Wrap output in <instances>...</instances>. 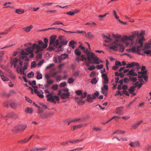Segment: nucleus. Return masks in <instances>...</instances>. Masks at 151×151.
Returning <instances> with one entry per match:
<instances>
[{"instance_id":"33","label":"nucleus","mask_w":151,"mask_h":151,"mask_svg":"<svg viewBox=\"0 0 151 151\" xmlns=\"http://www.w3.org/2000/svg\"><path fill=\"white\" fill-rule=\"evenodd\" d=\"M52 114V113H47L45 114L44 115V116H43L42 115H41L40 116L41 118H44V116L46 118H47L50 115H51Z\"/></svg>"},{"instance_id":"14","label":"nucleus","mask_w":151,"mask_h":151,"mask_svg":"<svg viewBox=\"0 0 151 151\" xmlns=\"http://www.w3.org/2000/svg\"><path fill=\"white\" fill-rule=\"evenodd\" d=\"M56 38L57 36L55 35H52L51 36L49 43L50 45H54Z\"/></svg>"},{"instance_id":"18","label":"nucleus","mask_w":151,"mask_h":151,"mask_svg":"<svg viewBox=\"0 0 151 151\" xmlns=\"http://www.w3.org/2000/svg\"><path fill=\"white\" fill-rule=\"evenodd\" d=\"M102 77L104 80L103 83L104 84H106L108 83V79L107 77V75L105 73H103L101 75Z\"/></svg>"},{"instance_id":"29","label":"nucleus","mask_w":151,"mask_h":151,"mask_svg":"<svg viewBox=\"0 0 151 151\" xmlns=\"http://www.w3.org/2000/svg\"><path fill=\"white\" fill-rule=\"evenodd\" d=\"M24 60L26 61H28L29 60L27 57L25 56H22L19 58V60Z\"/></svg>"},{"instance_id":"50","label":"nucleus","mask_w":151,"mask_h":151,"mask_svg":"<svg viewBox=\"0 0 151 151\" xmlns=\"http://www.w3.org/2000/svg\"><path fill=\"white\" fill-rule=\"evenodd\" d=\"M18 60L17 58H15L12 61V64L16 63L17 64Z\"/></svg>"},{"instance_id":"60","label":"nucleus","mask_w":151,"mask_h":151,"mask_svg":"<svg viewBox=\"0 0 151 151\" xmlns=\"http://www.w3.org/2000/svg\"><path fill=\"white\" fill-rule=\"evenodd\" d=\"M76 94L80 96L82 94V92L81 90H78L76 91Z\"/></svg>"},{"instance_id":"22","label":"nucleus","mask_w":151,"mask_h":151,"mask_svg":"<svg viewBox=\"0 0 151 151\" xmlns=\"http://www.w3.org/2000/svg\"><path fill=\"white\" fill-rule=\"evenodd\" d=\"M143 122L142 121H141L140 122H139L137 123L134 124L132 126V128L133 129H136V128H137L138 126L141 123Z\"/></svg>"},{"instance_id":"31","label":"nucleus","mask_w":151,"mask_h":151,"mask_svg":"<svg viewBox=\"0 0 151 151\" xmlns=\"http://www.w3.org/2000/svg\"><path fill=\"white\" fill-rule=\"evenodd\" d=\"M10 106L11 107L14 109H15L17 108V104L15 103H12L10 104Z\"/></svg>"},{"instance_id":"12","label":"nucleus","mask_w":151,"mask_h":151,"mask_svg":"<svg viewBox=\"0 0 151 151\" xmlns=\"http://www.w3.org/2000/svg\"><path fill=\"white\" fill-rule=\"evenodd\" d=\"M93 58L92 60H93V62L92 63L99 64L100 63H103L102 61L101 60L98 58L95 55Z\"/></svg>"},{"instance_id":"23","label":"nucleus","mask_w":151,"mask_h":151,"mask_svg":"<svg viewBox=\"0 0 151 151\" xmlns=\"http://www.w3.org/2000/svg\"><path fill=\"white\" fill-rule=\"evenodd\" d=\"M59 39L56 40L55 43L53 45L56 47H58L59 48L61 49L62 48V46L61 45H59V44L60 43V42H59Z\"/></svg>"},{"instance_id":"3","label":"nucleus","mask_w":151,"mask_h":151,"mask_svg":"<svg viewBox=\"0 0 151 151\" xmlns=\"http://www.w3.org/2000/svg\"><path fill=\"white\" fill-rule=\"evenodd\" d=\"M38 45L37 44H33L31 46L28 47L25 50H22L21 51L22 55H25L31 53L29 57L32 58L34 56V54L32 52L35 48L37 49L36 52L37 53L39 51L42 50L47 47V44H44L42 40L38 41Z\"/></svg>"},{"instance_id":"10","label":"nucleus","mask_w":151,"mask_h":151,"mask_svg":"<svg viewBox=\"0 0 151 151\" xmlns=\"http://www.w3.org/2000/svg\"><path fill=\"white\" fill-rule=\"evenodd\" d=\"M75 100L76 103L78 105H81L85 103V101L79 97H76L75 98Z\"/></svg>"},{"instance_id":"7","label":"nucleus","mask_w":151,"mask_h":151,"mask_svg":"<svg viewBox=\"0 0 151 151\" xmlns=\"http://www.w3.org/2000/svg\"><path fill=\"white\" fill-rule=\"evenodd\" d=\"M142 50L143 52L147 55L150 54L151 52V44L146 43L145 44L144 48Z\"/></svg>"},{"instance_id":"24","label":"nucleus","mask_w":151,"mask_h":151,"mask_svg":"<svg viewBox=\"0 0 151 151\" xmlns=\"http://www.w3.org/2000/svg\"><path fill=\"white\" fill-rule=\"evenodd\" d=\"M19 128L18 125L15 126L12 130V131L13 132L18 133L19 131Z\"/></svg>"},{"instance_id":"42","label":"nucleus","mask_w":151,"mask_h":151,"mask_svg":"<svg viewBox=\"0 0 151 151\" xmlns=\"http://www.w3.org/2000/svg\"><path fill=\"white\" fill-rule=\"evenodd\" d=\"M99 92L97 91H96L93 95L92 96L95 99L96 97H98L99 96Z\"/></svg>"},{"instance_id":"25","label":"nucleus","mask_w":151,"mask_h":151,"mask_svg":"<svg viewBox=\"0 0 151 151\" xmlns=\"http://www.w3.org/2000/svg\"><path fill=\"white\" fill-rule=\"evenodd\" d=\"M33 27V26L32 25H31L29 26L24 28V31L27 32H28L30 31L31 29Z\"/></svg>"},{"instance_id":"44","label":"nucleus","mask_w":151,"mask_h":151,"mask_svg":"<svg viewBox=\"0 0 151 151\" xmlns=\"http://www.w3.org/2000/svg\"><path fill=\"white\" fill-rule=\"evenodd\" d=\"M74 80L72 78H69L68 81V83L70 84L72 83L74 81Z\"/></svg>"},{"instance_id":"37","label":"nucleus","mask_w":151,"mask_h":151,"mask_svg":"<svg viewBox=\"0 0 151 151\" xmlns=\"http://www.w3.org/2000/svg\"><path fill=\"white\" fill-rule=\"evenodd\" d=\"M1 79L3 81H9L8 78L4 76L3 74L2 76H1Z\"/></svg>"},{"instance_id":"5","label":"nucleus","mask_w":151,"mask_h":151,"mask_svg":"<svg viewBox=\"0 0 151 151\" xmlns=\"http://www.w3.org/2000/svg\"><path fill=\"white\" fill-rule=\"evenodd\" d=\"M140 81V83L139 82L137 81L136 83H134L135 86H131L129 89V91L130 93H132L134 91V90L136 87H138V88H140L142 85L144 83V82L142 79H139Z\"/></svg>"},{"instance_id":"1","label":"nucleus","mask_w":151,"mask_h":151,"mask_svg":"<svg viewBox=\"0 0 151 151\" xmlns=\"http://www.w3.org/2000/svg\"><path fill=\"white\" fill-rule=\"evenodd\" d=\"M112 36L115 38V40L111 44L110 48L114 51H116L119 48L121 52H123L124 48L122 45V43H125L126 46L131 47L133 45V41H132V37L125 36L121 37V36L118 34H113Z\"/></svg>"},{"instance_id":"53","label":"nucleus","mask_w":151,"mask_h":151,"mask_svg":"<svg viewBox=\"0 0 151 151\" xmlns=\"http://www.w3.org/2000/svg\"><path fill=\"white\" fill-rule=\"evenodd\" d=\"M81 57V58L80 60L82 61H83L84 60L86 61L87 60V59L85 57L84 55H82Z\"/></svg>"},{"instance_id":"27","label":"nucleus","mask_w":151,"mask_h":151,"mask_svg":"<svg viewBox=\"0 0 151 151\" xmlns=\"http://www.w3.org/2000/svg\"><path fill=\"white\" fill-rule=\"evenodd\" d=\"M94 99L93 96H91V95L88 94L87 96V100L89 102H92L93 99Z\"/></svg>"},{"instance_id":"41","label":"nucleus","mask_w":151,"mask_h":151,"mask_svg":"<svg viewBox=\"0 0 151 151\" xmlns=\"http://www.w3.org/2000/svg\"><path fill=\"white\" fill-rule=\"evenodd\" d=\"M97 80L96 78H94L92 79V80L91 81V83L92 84H95L97 83Z\"/></svg>"},{"instance_id":"56","label":"nucleus","mask_w":151,"mask_h":151,"mask_svg":"<svg viewBox=\"0 0 151 151\" xmlns=\"http://www.w3.org/2000/svg\"><path fill=\"white\" fill-rule=\"evenodd\" d=\"M28 65V63H24V65L22 68V70H25L27 69V66Z\"/></svg>"},{"instance_id":"48","label":"nucleus","mask_w":151,"mask_h":151,"mask_svg":"<svg viewBox=\"0 0 151 151\" xmlns=\"http://www.w3.org/2000/svg\"><path fill=\"white\" fill-rule=\"evenodd\" d=\"M76 44V42H74L73 40H71L70 42L69 46V47H71V46L73 45Z\"/></svg>"},{"instance_id":"64","label":"nucleus","mask_w":151,"mask_h":151,"mask_svg":"<svg viewBox=\"0 0 151 151\" xmlns=\"http://www.w3.org/2000/svg\"><path fill=\"white\" fill-rule=\"evenodd\" d=\"M44 60H42L41 61H40L38 64L37 65L39 67H40L42 64L44 63Z\"/></svg>"},{"instance_id":"39","label":"nucleus","mask_w":151,"mask_h":151,"mask_svg":"<svg viewBox=\"0 0 151 151\" xmlns=\"http://www.w3.org/2000/svg\"><path fill=\"white\" fill-rule=\"evenodd\" d=\"M58 39L60 41L64 40L66 39V38L64 36H60L58 37Z\"/></svg>"},{"instance_id":"4","label":"nucleus","mask_w":151,"mask_h":151,"mask_svg":"<svg viewBox=\"0 0 151 151\" xmlns=\"http://www.w3.org/2000/svg\"><path fill=\"white\" fill-rule=\"evenodd\" d=\"M44 91L45 93L49 94L46 96L47 97V101L55 104L56 103V101H58L60 100L58 96L56 95L53 96L51 93H50V92L48 90L45 89Z\"/></svg>"},{"instance_id":"9","label":"nucleus","mask_w":151,"mask_h":151,"mask_svg":"<svg viewBox=\"0 0 151 151\" xmlns=\"http://www.w3.org/2000/svg\"><path fill=\"white\" fill-rule=\"evenodd\" d=\"M68 57V55L65 53L61 54L60 56H58L57 60L59 63H60L62 60L67 58Z\"/></svg>"},{"instance_id":"13","label":"nucleus","mask_w":151,"mask_h":151,"mask_svg":"<svg viewBox=\"0 0 151 151\" xmlns=\"http://www.w3.org/2000/svg\"><path fill=\"white\" fill-rule=\"evenodd\" d=\"M23 62L21 61L20 62L19 65H20V67L18 65L17 68V72L20 74H22V67L23 65Z\"/></svg>"},{"instance_id":"46","label":"nucleus","mask_w":151,"mask_h":151,"mask_svg":"<svg viewBox=\"0 0 151 151\" xmlns=\"http://www.w3.org/2000/svg\"><path fill=\"white\" fill-rule=\"evenodd\" d=\"M46 83L48 85L52 84L53 83V81L52 80H47Z\"/></svg>"},{"instance_id":"11","label":"nucleus","mask_w":151,"mask_h":151,"mask_svg":"<svg viewBox=\"0 0 151 151\" xmlns=\"http://www.w3.org/2000/svg\"><path fill=\"white\" fill-rule=\"evenodd\" d=\"M129 145L132 147H139L140 145L138 141L131 142L129 144Z\"/></svg>"},{"instance_id":"26","label":"nucleus","mask_w":151,"mask_h":151,"mask_svg":"<svg viewBox=\"0 0 151 151\" xmlns=\"http://www.w3.org/2000/svg\"><path fill=\"white\" fill-rule=\"evenodd\" d=\"M36 73L37 74L36 78L38 80L42 79V76L41 73H40L39 71H37Z\"/></svg>"},{"instance_id":"32","label":"nucleus","mask_w":151,"mask_h":151,"mask_svg":"<svg viewBox=\"0 0 151 151\" xmlns=\"http://www.w3.org/2000/svg\"><path fill=\"white\" fill-rule=\"evenodd\" d=\"M16 12L18 14H23L24 13V11L23 9H17L16 10Z\"/></svg>"},{"instance_id":"30","label":"nucleus","mask_w":151,"mask_h":151,"mask_svg":"<svg viewBox=\"0 0 151 151\" xmlns=\"http://www.w3.org/2000/svg\"><path fill=\"white\" fill-rule=\"evenodd\" d=\"M104 42H106L109 43V44H110V46L109 47V48H110V47L111 46V43L114 42H112V40L110 37H109V39H107L106 40H104Z\"/></svg>"},{"instance_id":"21","label":"nucleus","mask_w":151,"mask_h":151,"mask_svg":"<svg viewBox=\"0 0 151 151\" xmlns=\"http://www.w3.org/2000/svg\"><path fill=\"white\" fill-rule=\"evenodd\" d=\"M134 70L132 69L129 71L128 73H127V75H129L132 76H137V74L136 73L134 72Z\"/></svg>"},{"instance_id":"51","label":"nucleus","mask_w":151,"mask_h":151,"mask_svg":"<svg viewBox=\"0 0 151 151\" xmlns=\"http://www.w3.org/2000/svg\"><path fill=\"white\" fill-rule=\"evenodd\" d=\"M117 134H123L125 133V132L124 131L120 130H117Z\"/></svg>"},{"instance_id":"45","label":"nucleus","mask_w":151,"mask_h":151,"mask_svg":"<svg viewBox=\"0 0 151 151\" xmlns=\"http://www.w3.org/2000/svg\"><path fill=\"white\" fill-rule=\"evenodd\" d=\"M59 24H61L62 25H63V22H60V21H56L55 22L53 23L51 25L52 26V25Z\"/></svg>"},{"instance_id":"38","label":"nucleus","mask_w":151,"mask_h":151,"mask_svg":"<svg viewBox=\"0 0 151 151\" xmlns=\"http://www.w3.org/2000/svg\"><path fill=\"white\" fill-rule=\"evenodd\" d=\"M34 75V73L32 71L28 74L27 76L29 78H30L33 77Z\"/></svg>"},{"instance_id":"8","label":"nucleus","mask_w":151,"mask_h":151,"mask_svg":"<svg viewBox=\"0 0 151 151\" xmlns=\"http://www.w3.org/2000/svg\"><path fill=\"white\" fill-rule=\"evenodd\" d=\"M5 117L6 118H10L14 119H16L18 117V115L16 113L11 112L8 113Z\"/></svg>"},{"instance_id":"36","label":"nucleus","mask_w":151,"mask_h":151,"mask_svg":"<svg viewBox=\"0 0 151 151\" xmlns=\"http://www.w3.org/2000/svg\"><path fill=\"white\" fill-rule=\"evenodd\" d=\"M25 112L27 113H31L32 112V110L31 108H26L25 110Z\"/></svg>"},{"instance_id":"62","label":"nucleus","mask_w":151,"mask_h":151,"mask_svg":"<svg viewBox=\"0 0 151 151\" xmlns=\"http://www.w3.org/2000/svg\"><path fill=\"white\" fill-rule=\"evenodd\" d=\"M4 106H5L7 108L9 107V103L8 101H7L5 102L4 104Z\"/></svg>"},{"instance_id":"20","label":"nucleus","mask_w":151,"mask_h":151,"mask_svg":"<svg viewBox=\"0 0 151 151\" xmlns=\"http://www.w3.org/2000/svg\"><path fill=\"white\" fill-rule=\"evenodd\" d=\"M123 108V107L122 106L116 108V113L119 115H122L123 114V112L121 109Z\"/></svg>"},{"instance_id":"40","label":"nucleus","mask_w":151,"mask_h":151,"mask_svg":"<svg viewBox=\"0 0 151 151\" xmlns=\"http://www.w3.org/2000/svg\"><path fill=\"white\" fill-rule=\"evenodd\" d=\"M68 42V41L66 40L65 39L62 41H60V43L61 44V45H66Z\"/></svg>"},{"instance_id":"57","label":"nucleus","mask_w":151,"mask_h":151,"mask_svg":"<svg viewBox=\"0 0 151 151\" xmlns=\"http://www.w3.org/2000/svg\"><path fill=\"white\" fill-rule=\"evenodd\" d=\"M36 65L35 63V62L34 61L32 62L31 63V68H35L36 67Z\"/></svg>"},{"instance_id":"54","label":"nucleus","mask_w":151,"mask_h":151,"mask_svg":"<svg viewBox=\"0 0 151 151\" xmlns=\"http://www.w3.org/2000/svg\"><path fill=\"white\" fill-rule=\"evenodd\" d=\"M52 45H50L49 44V46L48 48H47V50L51 51L52 50L54 49V47L53 46H51Z\"/></svg>"},{"instance_id":"63","label":"nucleus","mask_w":151,"mask_h":151,"mask_svg":"<svg viewBox=\"0 0 151 151\" xmlns=\"http://www.w3.org/2000/svg\"><path fill=\"white\" fill-rule=\"evenodd\" d=\"M101 89H103L104 90H107L108 89V86L107 85L104 84V85L103 88H102Z\"/></svg>"},{"instance_id":"43","label":"nucleus","mask_w":151,"mask_h":151,"mask_svg":"<svg viewBox=\"0 0 151 151\" xmlns=\"http://www.w3.org/2000/svg\"><path fill=\"white\" fill-rule=\"evenodd\" d=\"M129 79L134 82H136L137 80L136 77H132L131 76L129 77Z\"/></svg>"},{"instance_id":"47","label":"nucleus","mask_w":151,"mask_h":151,"mask_svg":"<svg viewBox=\"0 0 151 151\" xmlns=\"http://www.w3.org/2000/svg\"><path fill=\"white\" fill-rule=\"evenodd\" d=\"M66 85V82H63L60 83L59 85V86L61 88L65 87Z\"/></svg>"},{"instance_id":"58","label":"nucleus","mask_w":151,"mask_h":151,"mask_svg":"<svg viewBox=\"0 0 151 151\" xmlns=\"http://www.w3.org/2000/svg\"><path fill=\"white\" fill-rule=\"evenodd\" d=\"M25 99L28 102L30 103H32V100H30L29 98L27 96L25 97Z\"/></svg>"},{"instance_id":"52","label":"nucleus","mask_w":151,"mask_h":151,"mask_svg":"<svg viewBox=\"0 0 151 151\" xmlns=\"http://www.w3.org/2000/svg\"><path fill=\"white\" fill-rule=\"evenodd\" d=\"M58 85L57 84L54 85L52 87V88L53 90H56L58 89Z\"/></svg>"},{"instance_id":"59","label":"nucleus","mask_w":151,"mask_h":151,"mask_svg":"<svg viewBox=\"0 0 151 151\" xmlns=\"http://www.w3.org/2000/svg\"><path fill=\"white\" fill-rule=\"evenodd\" d=\"M54 65V64H50L46 67V69H47L51 68Z\"/></svg>"},{"instance_id":"17","label":"nucleus","mask_w":151,"mask_h":151,"mask_svg":"<svg viewBox=\"0 0 151 151\" xmlns=\"http://www.w3.org/2000/svg\"><path fill=\"white\" fill-rule=\"evenodd\" d=\"M139 64L135 62H133L131 63H129L127 65L126 68H132L134 66H139Z\"/></svg>"},{"instance_id":"2","label":"nucleus","mask_w":151,"mask_h":151,"mask_svg":"<svg viewBox=\"0 0 151 151\" xmlns=\"http://www.w3.org/2000/svg\"><path fill=\"white\" fill-rule=\"evenodd\" d=\"M145 33V31L143 30L141 31L140 34L138 31H135L132 33V35L129 36L132 37V41L134 37H137L134 46L129 49L131 52L134 53L136 52L138 54H140V48L142 47L143 41L145 40L143 37Z\"/></svg>"},{"instance_id":"6","label":"nucleus","mask_w":151,"mask_h":151,"mask_svg":"<svg viewBox=\"0 0 151 151\" xmlns=\"http://www.w3.org/2000/svg\"><path fill=\"white\" fill-rule=\"evenodd\" d=\"M145 69V66H142V67L141 70L143 71L142 72H138V73L141 74V76L139 75L138 78L140 79H142L143 80L144 79L146 81H147L148 80V77L147 75L144 76L147 74V71H144Z\"/></svg>"},{"instance_id":"28","label":"nucleus","mask_w":151,"mask_h":151,"mask_svg":"<svg viewBox=\"0 0 151 151\" xmlns=\"http://www.w3.org/2000/svg\"><path fill=\"white\" fill-rule=\"evenodd\" d=\"M86 37L87 38L89 39H91L93 37V35H92V33L90 32H88L87 34H86Z\"/></svg>"},{"instance_id":"19","label":"nucleus","mask_w":151,"mask_h":151,"mask_svg":"<svg viewBox=\"0 0 151 151\" xmlns=\"http://www.w3.org/2000/svg\"><path fill=\"white\" fill-rule=\"evenodd\" d=\"M19 131L23 132L26 128L27 126L25 124H20L18 125Z\"/></svg>"},{"instance_id":"15","label":"nucleus","mask_w":151,"mask_h":151,"mask_svg":"<svg viewBox=\"0 0 151 151\" xmlns=\"http://www.w3.org/2000/svg\"><path fill=\"white\" fill-rule=\"evenodd\" d=\"M70 94V93L68 92L66 93H63L61 95V98L63 99H68L69 97Z\"/></svg>"},{"instance_id":"16","label":"nucleus","mask_w":151,"mask_h":151,"mask_svg":"<svg viewBox=\"0 0 151 151\" xmlns=\"http://www.w3.org/2000/svg\"><path fill=\"white\" fill-rule=\"evenodd\" d=\"M88 57L87 60L89 61H91V60H92L93 57L95 56V55L92 52H91L87 55Z\"/></svg>"},{"instance_id":"61","label":"nucleus","mask_w":151,"mask_h":151,"mask_svg":"<svg viewBox=\"0 0 151 151\" xmlns=\"http://www.w3.org/2000/svg\"><path fill=\"white\" fill-rule=\"evenodd\" d=\"M83 50L84 52L86 53L87 55L88 54H89V53L91 52H90L87 49H86L85 48V49Z\"/></svg>"},{"instance_id":"34","label":"nucleus","mask_w":151,"mask_h":151,"mask_svg":"<svg viewBox=\"0 0 151 151\" xmlns=\"http://www.w3.org/2000/svg\"><path fill=\"white\" fill-rule=\"evenodd\" d=\"M78 56H79L81 55V53L79 50L78 49H76L74 52Z\"/></svg>"},{"instance_id":"49","label":"nucleus","mask_w":151,"mask_h":151,"mask_svg":"<svg viewBox=\"0 0 151 151\" xmlns=\"http://www.w3.org/2000/svg\"><path fill=\"white\" fill-rule=\"evenodd\" d=\"M42 54H38L36 56V59L37 60H38L39 59H40L42 58Z\"/></svg>"},{"instance_id":"55","label":"nucleus","mask_w":151,"mask_h":151,"mask_svg":"<svg viewBox=\"0 0 151 151\" xmlns=\"http://www.w3.org/2000/svg\"><path fill=\"white\" fill-rule=\"evenodd\" d=\"M115 65H117L118 67V66H121L122 65L121 62L118 61H116Z\"/></svg>"},{"instance_id":"35","label":"nucleus","mask_w":151,"mask_h":151,"mask_svg":"<svg viewBox=\"0 0 151 151\" xmlns=\"http://www.w3.org/2000/svg\"><path fill=\"white\" fill-rule=\"evenodd\" d=\"M87 95V93L86 92H84L82 94L80 95V97L81 99H83L86 98Z\"/></svg>"}]
</instances>
